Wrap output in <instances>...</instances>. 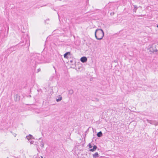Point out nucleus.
<instances>
[{
  "label": "nucleus",
  "instance_id": "nucleus-11",
  "mask_svg": "<svg viewBox=\"0 0 158 158\" xmlns=\"http://www.w3.org/2000/svg\"><path fill=\"white\" fill-rule=\"evenodd\" d=\"M94 158H97L99 157V155L97 152L95 153L93 155Z\"/></svg>",
  "mask_w": 158,
  "mask_h": 158
},
{
  "label": "nucleus",
  "instance_id": "nucleus-14",
  "mask_svg": "<svg viewBox=\"0 0 158 158\" xmlns=\"http://www.w3.org/2000/svg\"><path fill=\"white\" fill-rule=\"evenodd\" d=\"M62 99V97H60L58 98H57L56 99V101L57 102H59Z\"/></svg>",
  "mask_w": 158,
  "mask_h": 158
},
{
  "label": "nucleus",
  "instance_id": "nucleus-7",
  "mask_svg": "<svg viewBox=\"0 0 158 158\" xmlns=\"http://www.w3.org/2000/svg\"><path fill=\"white\" fill-rule=\"evenodd\" d=\"M149 50L152 53H154V52H157L158 51L156 48H155V49H153L152 47H150Z\"/></svg>",
  "mask_w": 158,
  "mask_h": 158
},
{
  "label": "nucleus",
  "instance_id": "nucleus-21",
  "mask_svg": "<svg viewBox=\"0 0 158 158\" xmlns=\"http://www.w3.org/2000/svg\"><path fill=\"white\" fill-rule=\"evenodd\" d=\"M40 68H39L37 70V73H38L39 72H40Z\"/></svg>",
  "mask_w": 158,
  "mask_h": 158
},
{
  "label": "nucleus",
  "instance_id": "nucleus-25",
  "mask_svg": "<svg viewBox=\"0 0 158 158\" xmlns=\"http://www.w3.org/2000/svg\"><path fill=\"white\" fill-rule=\"evenodd\" d=\"M60 0V1H61V0Z\"/></svg>",
  "mask_w": 158,
  "mask_h": 158
},
{
  "label": "nucleus",
  "instance_id": "nucleus-15",
  "mask_svg": "<svg viewBox=\"0 0 158 158\" xmlns=\"http://www.w3.org/2000/svg\"><path fill=\"white\" fill-rule=\"evenodd\" d=\"M69 93L70 94H72L73 93V91L72 89L70 90H69Z\"/></svg>",
  "mask_w": 158,
  "mask_h": 158
},
{
  "label": "nucleus",
  "instance_id": "nucleus-3",
  "mask_svg": "<svg viewBox=\"0 0 158 158\" xmlns=\"http://www.w3.org/2000/svg\"><path fill=\"white\" fill-rule=\"evenodd\" d=\"M96 38L98 40H101L104 36V33L103 30L101 29H97L95 32Z\"/></svg>",
  "mask_w": 158,
  "mask_h": 158
},
{
  "label": "nucleus",
  "instance_id": "nucleus-8",
  "mask_svg": "<svg viewBox=\"0 0 158 158\" xmlns=\"http://www.w3.org/2000/svg\"><path fill=\"white\" fill-rule=\"evenodd\" d=\"M146 121L148 123H150V124L152 125H154L155 124V120H150L148 119L146 120Z\"/></svg>",
  "mask_w": 158,
  "mask_h": 158
},
{
  "label": "nucleus",
  "instance_id": "nucleus-17",
  "mask_svg": "<svg viewBox=\"0 0 158 158\" xmlns=\"http://www.w3.org/2000/svg\"><path fill=\"white\" fill-rule=\"evenodd\" d=\"M89 148H91L92 147V144L90 143H89Z\"/></svg>",
  "mask_w": 158,
  "mask_h": 158
},
{
  "label": "nucleus",
  "instance_id": "nucleus-19",
  "mask_svg": "<svg viewBox=\"0 0 158 158\" xmlns=\"http://www.w3.org/2000/svg\"><path fill=\"white\" fill-rule=\"evenodd\" d=\"M16 98H17V99L19 100L20 98L19 97L18 95H16Z\"/></svg>",
  "mask_w": 158,
  "mask_h": 158
},
{
  "label": "nucleus",
  "instance_id": "nucleus-13",
  "mask_svg": "<svg viewBox=\"0 0 158 158\" xmlns=\"http://www.w3.org/2000/svg\"><path fill=\"white\" fill-rule=\"evenodd\" d=\"M132 5L134 6V9H133V11L135 12H136V10L138 9V7H137V6L136 5H134L133 4H132Z\"/></svg>",
  "mask_w": 158,
  "mask_h": 158
},
{
  "label": "nucleus",
  "instance_id": "nucleus-24",
  "mask_svg": "<svg viewBox=\"0 0 158 158\" xmlns=\"http://www.w3.org/2000/svg\"><path fill=\"white\" fill-rule=\"evenodd\" d=\"M72 62V60H71V61H70V62Z\"/></svg>",
  "mask_w": 158,
  "mask_h": 158
},
{
  "label": "nucleus",
  "instance_id": "nucleus-6",
  "mask_svg": "<svg viewBox=\"0 0 158 158\" xmlns=\"http://www.w3.org/2000/svg\"><path fill=\"white\" fill-rule=\"evenodd\" d=\"M71 53L70 52H67L65 53L64 55V58L68 59L69 58V56H70Z\"/></svg>",
  "mask_w": 158,
  "mask_h": 158
},
{
  "label": "nucleus",
  "instance_id": "nucleus-20",
  "mask_svg": "<svg viewBox=\"0 0 158 158\" xmlns=\"http://www.w3.org/2000/svg\"><path fill=\"white\" fill-rule=\"evenodd\" d=\"M155 124H154V125L155 126H157L158 125V122H156V121H155Z\"/></svg>",
  "mask_w": 158,
  "mask_h": 158
},
{
  "label": "nucleus",
  "instance_id": "nucleus-1",
  "mask_svg": "<svg viewBox=\"0 0 158 158\" xmlns=\"http://www.w3.org/2000/svg\"><path fill=\"white\" fill-rule=\"evenodd\" d=\"M29 46L30 40L29 37L27 34L25 33L23 35V37L21 38V41L19 44L15 46L11 47L9 49L7 50L6 52H7V55L6 57V58H7V56L10 54L13 51L18 49L19 48H20L22 46L28 47Z\"/></svg>",
  "mask_w": 158,
  "mask_h": 158
},
{
  "label": "nucleus",
  "instance_id": "nucleus-12",
  "mask_svg": "<svg viewBox=\"0 0 158 158\" xmlns=\"http://www.w3.org/2000/svg\"><path fill=\"white\" fill-rule=\"evenodd\" d=\"M97 135L98 137H100L102 136V132L100 131L98 132L97 134Z\"/></svg>",
  "mask_w": 158,
  "mask_h": 158
},
{
  "label": "nucleus",
  "instance_id": "nucleus-18",
  "mask_svg": "<svg viewBox=\"0 0 158 158\" xmlns=\"http://www.w3.org/2000/svg\"><path fill=\"white\" fill-rule=\"evenodd\" d=\"M93 100L94 101H96L97 102L99 101V99L97 98H94Z\"/></svg>",
  "mask_w": 158,
  "mask_h": 158
},
{
  "label": "nucleus",
  "instance_id": "nucleus-10",
  "mask_svg": "<svg viewBox=\"0 0 158 158\" xmlns=\"http://www.w3.org/2000/svg\"><path fill=\"white\" fill-rule=\"evenodd\" d=\"M97 147L96 145H94L92 149H91L89 150L91 152H94V151L97 149Z\"/></svg>",
  "mask_w": 158,
  "mask_h": 158
},
{
  "label": "nucleus",
  "instance_id": "nucleus-9",
  "mask_svg": "<svg viewBox=\"0 0 158 158\" xmlns=\"http://www.w3.org/2000/svg\"><path fill=\"white\" fill-rule=\"evenodd\" d=\"M27 139H28V141H29V140H30V139H34L33 138V136L29 134L28 136H26Z\"/></svg>",
  "mask_w": 158,
  "mask_h": 158
},
{
  "label": "nucleus",
  "instance_id": "nucleus-4",
  "mask_svg": "<svg viewBox=\"0 0 158 158\" xmlns=\"http://www.w3.org/2000/svg\"><path fill=\"white\" fill-rule=\"evenodd\" d=\"M8 32L5 31H2L0 32V39H3L7 37Z\"/></svg>",
  "mask_w": 158,
  "mask_h": 158
},
{
  "label": "nucleus",
  "instance_id": "nucleus-16",
  "mask_svg": "<svg viewBox=\"0 0 158 158\" xmlns=\"http://www.w3.org/2000/svg\"><path fill=\"white\" fill-rule=\"evenodd\" d=\"M29 142L30 143V144H33V143L34 142V141L32 140H29Z\"/></svg>",
  "mask_w": 158,
  "mask_h": 158
},
{
  "label": "nucleus",
  "instance_id": "nucleus-5",
  "mask_svg": "<svg viewBox=\"0 0 158 158\" xmlns=\"http://www.w3.org/2000/svg\"><path fill=\"white\" fill-rule=\"evenodd\" d=\"M87 57L85 56L81 57L80 59L82 63H85L87 61Z\"/></svg>",
  "mask_w": 158,
  "mask_h": 158
},
{
  "label": "nucleus",
  "instance_id": "nucleus-26",
  "mask_svg": "<svg viewBox=\"0 0 158 158\" xmlns=\"http://www.w3.org/2000/svg\"><path fill=\"white\" fill-rule=\"evenodd\" d=\"M7 158H9L8 157H7Z\"/></svg>",
  "mask_w": 158,
  "mask_h": 158
},
{
  "label": "nucleus",
  "instance_id": "nucleus-23",
  "mask_svg": "<svg viewBox=\"0 0 158 158\" xmlns=\"http://www.w3.org/2000/svg\"><path fill=\"white\" fill-rule=\"evenodd\" d=\"M47 6V5H43V6H41V7H42V6Z\"/></svg>",
  "mask_w": 158,
  "mask_h": 158
},
{
  "label": "nucleus",
  "instance_id": "nucleus-22",
  "mask_svg": "<svg viewBox=\"0 0 158 158\" xmlns=\"http://www.w3.org/2000/svg\"><path fill=\"white\" fill-rule=\"evenodd\" d=\"M85 143V139H84V141H83V144Z\"/></svg>",
  "mask_w": 158,
  "mask_h": 158
},
{
  "label": "nucleus",
  "instance_id": "nucleus-2",
  "mask_svg": "<svg viewBox=\"0 0 158 158\" xmlns=\"http://www.w3.org/2000/svg\"><path fill=\"white\" fill-rule=\"evenodd\" d=\"M44 57L40 54L31 53L28 58V61L31 65L33 66L35 69L37 64L49 62L44 60Z\"/></svg>",
  "mask_w": 158,
  "mask_h": 158
}]
</instances>
